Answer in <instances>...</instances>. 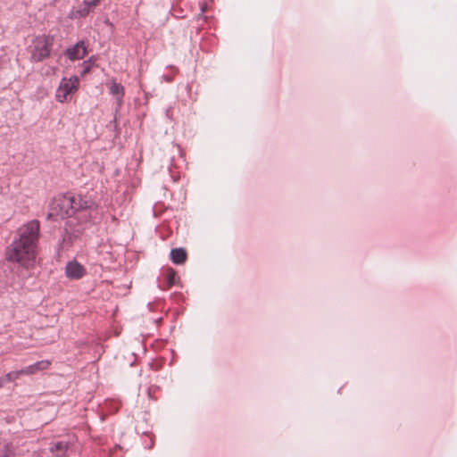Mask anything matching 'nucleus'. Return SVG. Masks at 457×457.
<instances>
[{
	"mask_svg": "<svg viewBox=\"0 0 457 457\" xmlns=\"http://www.w3.org/2000/svg\"><path fill=\"white\" fill-rule=\"evenodd\" d=\"M18 378V374L15 371L9 372L4 376L0 378V388L3 387L5 384L10 383Z\"/></svg>",
	"mask_w": 457,
	"mask_h": 457,
	"instance_id": "13",
	"label": "nucleus"
},
{
	"mask_svg": "<svg viewBox=\"0 0 457 457\" xmlns=\"http://www.w3.org/2000/svg\"><path fill=\"white\" fill-rule=\"evenodd\" d=\"M66 276L71 279H79L85 274V269L77 262H70L65 268Z\"/></svg>",
	"mask_w": 457,
	"mask_h": 457,
	"instance_id": "7",
	"label": "nucleus"
},
{
	"mask_svg": "<svg viewBox=\"0 0 457 457\" xmlns=\"http://www.w3.org/2000/svg\"><path fill=\"white\" fill-rule=\"evenodd\" d=\"M53 38L46 36L37 37L34 42V48L31 54V59L34 62H41L49 56Z\"/></svg>",
	"mask_w": 457,
	"mask_h": 457,
	"instance_id": "2",
	"label": "nucleus"
},
{
	"mask_svg": "<svg viewBox=\"0 0 457 457\" xmlns=\"http://www.w3.org/2000/svg\"><path fill=\"white\" fill-rule=\"evenodd\" d=\"M89 69H90V67H89L88 65H87V66L84 68V70H83V73L85 74V73L88 72V71H89Z\"/></svg>",
	"mask_w": 457,
	"mask_h": 457,
	"instance_id": "16",
	"label": "nucleus"
},
{
	"mask_svg": "<svg viewBox=\"0 0 457 457\" xmlns=\"http://www.w3.org/2000/svg\"><path fill=\"white\" fill-rule=\"evenodd\" d=\"M74 203L72 208L74 213L79 210L92 209L96 207V204L91 199H87L80 195H73Z\"/></svg>",
	"mask_w": 457,
	"mask_h": 457,
	"instance_id": "8",
	"label": "nucleus"
},
{
	"mask_svg": "<svg viewBox=\"0 0 457 457\" xmlns=\"http://www.w3.org/2000/svg\"><path fill=\"white\" fill-rule=\"evenodd\" d=\"M79 82V79L76 76L63 79L56 91V100L60 103L67 101L69 95L77 90Z\"/></svg>",
	"mask_w": 457,
	"mask_h": 457,
	"instance_id": "3",
	"label": "nucleus"
},
{
	"mask_svg": "<svg viewBox=\"0 0 457 457\" xmlns=\"http://www.w3.org/2000/svg\"><path fill=\"white\" fill-rule=\"evenodd\" d=\"M51 362L47 360L39 361L32 365H29L24 369L20 370H15L18 374V378L21 375H32L37 373V371L46 370L50 366Z\"/></svg>",
	"mask_w": 457,
	"mask_h": 457,
	"instance_id": "6",
	"label": "nucleus"
},
{
	"mask_svg": "<svg viewBox=\"0 0 457 457\" xmlns=\"http://www.w3.org/2000/svg\"><path fill=\"white\" fill-rule=\"evenodd\" d=\"M72 203H74L73 195L67 194L55 199L54 210L62 218L71 217L74 214Z\"/></svg>",
	"mask_w": 457,
	"mask_h": 457,
	"instance_id": "4",
	"label": "nucleus"
},
{
	"mask_svg": "<svg viewBox=\"0 0 457 457\" xmlns=\"http://www.w3.org/2000/svg\"><path fill=\"white\" fill-rule=\"evenodd\" d=\"M175 271L173 270H170L168 274V284L169 286H172L175 283Z\"/></svg>",
	"mask_w": 457,
	"mask_h": 457,
	"instance_id": "15",
	"label": "nucleus"
},
{
	"mask_svg": "<svg viewBox=\"0 0 457 457\" xmlns=\"http://www.w3.org/2000/svg\"><path fill=\"white\" fill-rule=\"evenodd\" d=\"M13 454V449L8 444L4 445L0 449V457H12Z\"/></svg>",
	"mask_w": 457,
	"mask_h": 457,
	"instance_id": "14",
	"label": "nucleus"
},
{
	"mask_svg": "<svg viewBox=\"0 0 457 457\" xmlns=\"http://www.w3.org/2000/svg\"><path fill=\"white\" fill-rule=\"evenodd\" d=\"M39 227L37 220H31L18 230L19 238L6 249L7 261L18 262L26 269L34 265Z\"/></svg>",
	"mask_w": 457,
	"mask_h": 457,
	"instance_id": "1",
	"label": "nucleus"
},
{
	"mask_svg": "<svg viewBox=\"0 0 457 457\" xmlns=\"http://www.w3.org/2000/svg\"><path fill=\"white\" fill-rule=\"evenodd\" d=\"M187 257V252L183 248H174L170 251V259L175 264H183Z\"/></svg>",
	"mask_w": 457,
	"mask_h": 457,
	"instance_id": "11",
	"label": "nucleus"
},
{
	"mask_svg": "<svg viewBox=\"0 0 457 457\" xmlns=\"http://www.w3.org/2000/svg\"><path fill=\"white\" fill-rule=\"evenodd\" d=\"M70 448V444L65 441H57L50 444L49 451L55 457H65Z\"/></svg>",
	"mask_w": 457,
	"mask_h": 457,
	"instance_id": "9",
	"label": "nucleus"
},
{
	"mask_svg": "<svg viewBox=\"0 0 457 457\" xmlns=\"http://www.w3.org/2000/svg\"><path fill=\"white\" fill-rule=\"evenodd\" d=\"M110 92L112 95L116 96V101L118 106L122 104V97L124 95V88L120 84L113 82L110 87Z\"/></svg>",
	"mask_w": 457,
	"mask_h": 457,
	"instance_id": "12",
	"label": "nucleus"
},
{
	"mask_svg": "<svg viewBox=\"0 0 457 457\" xmlns=\"http://www.w3.org/2000/svg\"><path fill=\"white\" fill-rule=\"evenodd\" d=\"M65 54L72 61L83 59L87 54L85 43L83 41L78 42L72 47L68 48Z\"/></svg>",
	"mask_w": 457,
	"mask_h": 457,
	"instance_id": "5",
	"label": "nucleus"
},
{
	"mask_svg": "<svg viewBox=\"0 0 457 457\" xmlns=\"http://www.w3.org/2000/svg\"><path fill=\"white\" fill-rule=\"evenodd\" d=\"M94 2H96V4H99L100 0H93Z\"/></svg>",
	"mask_w": 457,
	"mask_h": 457,
	"instance_id": "19",
	"label": "nucleus"
},
{
	"mask_svg": "<svg viewBox=\"0 0 457 457\" xmlns=\"http://www.w3.org/2000/svg\"><path fill=\"white\" fill-rule=\"evenodd\" d=\"M94 2H96V4H99L100 0H93Z\"/></svg>",
	"mask_w": 457,
	"mask_h": 457,
	"instance_id": "18",
	"label": "nucleus"
},
{
	"mask_svg": "<svg viewBox=\"0 0 457 457\" xmlns=\"http://www.w3.org/2000/svg\"><path fill=\"white\" fill-rule=\"evenodd\" d=\"M94 2H96V4H99L100 0H93Z\"/></svg>",
	"mask_w": 457,
	"mask_h": 457,
	"instance_id": "17",
	"label": "nucleus"
},
{
	"mask_svg": "<svg viewBox=\"0 0 457 457\" xmlns=\"http://www.w3.org/2000/svg\"><path fill=\"white\" fill-rule=\"evenodd\" d=\"M97 4L93 0H83L82 4L76 11L79 17H86Z\"/></svg>",
	"mask_w": 457,
	"mask_h": 457,
	"instance_id": "10",
	"label": "nucleus"
}]
</instances>
